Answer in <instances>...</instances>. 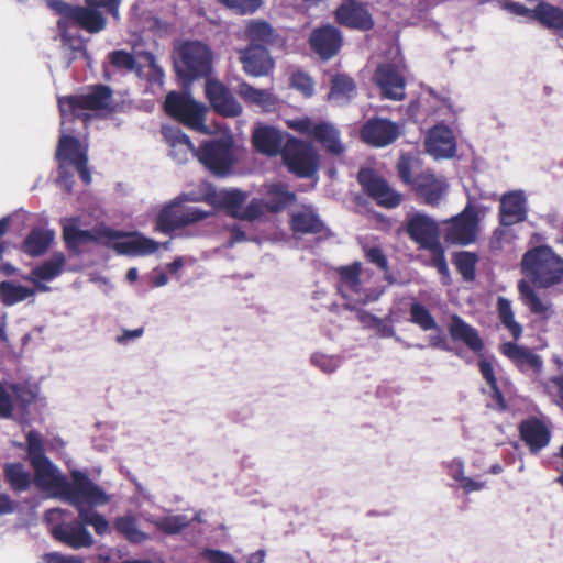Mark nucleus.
<instances>
[{
	"instance_id": "f257e3e1",
	"label": "nucleus",
	"mask_w": 563,
	"mask_h": 563,
	"mask_svg": "<svg viewBox=\"0 0 563 563\" xmlns=\"http://www.w3.org/2000/svg\"><path fill=\"white\" fill-rule=\"evenodd\" d=\"M26 443L27 457L35 472V485L74 506L79 516L93 526L97 534H107L109 532L108 520L92 508L108 504L110 496L81 471H71V481H68L45 455L42 435L37 431L27 432Z\"/></svg>"
},
{
	"instance_id": "f03ea898",
	"label": "nucleus",
	"mask_w": 563,
	"mask_h": 563,
	"mask_svg": "<svg viewBox=\"0 0 563 563\" xmlns=\"http://www.w3.org/2000/svg\"><path fill=\"white\" fill-rule=\"evenodd\" d=\"M522 274L537 287L548 288L563 278V258L547 246L527 251L521 261Z\"/></svg>"
},
{
	"instance_id": "7ed1b4c3",
	"label": "nucleus",
	"mask_w": 563,
	"mask_h": 563,
	"mask_svg": "<svg viewBox=\"0 0 563 563\" xmlns=\"http://www.w3.org/2000/svg\"><path fill=\"white\" fill-rule=\"evenodd\" d=\"M198 200H200L199 197L183 194L163 205L155 218V230L163 234H173L177 230L209 217L210 211L185 205V202Z\"/></svg>"
},
{
	"instance_id": "20e7f679",
	"label": "nucleus",
	"mask_w": 563,
	"mask_h": 563,
	"mask_svg": "<svg viewBox=\"0 0 563 563\" xmlns=\"http://www.w3.org/2000/svg\"><path fill=\"white\" fill-rule=\"evenodd\" d=\"M177 75L185 80L208 76L212 67L210 48L199 41L179 43L174 51Z\"/></svg>"
},
{
	"instance_id": "39448f33",
	"label": "nucleus",
	"mask_w": 563,
	"mask_h": 563,
	"mask_svg": "<svg viewBox=\"0 0 563 563\" xmlns=\"http://www.w3.org/2000/svg\"><path fill=\"white\" fill-rule=\"evenodd\" d=\"M112 91L108 86L97 85L80 96H68L59 98L58 107L62 118L60 125L66 123L71 117L82 118L87 120L88 114L85 110L96 112H110L112 110Z\"/></svg>"
},
{
	"instance_id": "423d86ee",
	"label": "nucleus",
	"mask_w": 563,
	"mask_h": 563,
	"mask_svg": "<svg viewBox=\"0 0 563 563\" xmlns=\"http://www.w3.org/2000/svg\"><path fill=\"white\" fill-rule=\"evenodd\" d=\"M486 211L487 208L484 205L470 198L459 214L443 222L446 224L445 241L457 245L474 243L478 234L479 222Z\"/></svg>"
},
{
	"instance_id": "0eeeda50",
	"label": "nucleus",
	"mask_w": 563,
	"mask_h": 563,
	"mask_svg": "<svg viewBox=\"0 0 563 563\" xmlns=\"http://www.w3.org/2000/svg\"><path fill=\"white\" fill-rule=\"evenodd\" d=\"M336 273L339 275L338 291L345 299L346 309H356V306H365L379 299L380 291L364 286L361 278L362 263L354 262L340 266Z\"/></svg>"
},
{
	"instance_id": "6e6552de",
	"label": "nucleus",
	"mask_w": 563,
	"mask_h": 563,
	"mask_svg": "<svg viewBox=\"0 0 563 563\" xmlns=\"http://www.w3.org/2000/svg\"><path fill=\"white\" fill-rule=\"evenodd\" d=\"M164 108L168 115L188 128L203 134L209 133V129L205 124L207 108L188 95H181L176 91L169 92L165 99Z\"/></svg>"
},
{
	"instance_id": "1a4fd4ad",
	"label": "nucleus",
	"mask_w": 563,
	"mask_h": 563,
	"mask_svg": "<svg viewBox=\"0 0 563 563\" xmlns=\"http://www.w3.org/2000/svg\"><path fill=\"white\" fill-rule=\"evenodd\" d=\"M197 158L212 174L225 176L234 164L232 140L230 137H220L206 142L197 151Z\"/></svg>"
},
{
	"instance_id": "9d476101",
	"label": "nucleus",
	"mask_w": 563,
	"mask_h": 563,
	"mask_svg": "<svg viewBox=\"0 0 563 563\" xmlns=\"http://www.w3.org/2000/svg\"><path fill=\"white\" fill-rule=\"evenodd\" d=\"M283 158L288 169L299 177H312L318 169V155L313 147L297 139L287 141Z\"/></svg>"
},
{
	"instance_id": "9b49d317",
	"label": "nucleus",
	"mask_w": 563,
	"mask_h": 563,
	"mask_svg": "<svg viewBox=\"0 0 563 563\" xmlns=\"http://www.w3.org/2000/svg\"><path fill=\"white\" fill-rule=\"evenodd\" d=\"M65 124L62 125V135L59 139L56 158L59 164V185L67 191L73 188V175L68 173V167L74 166L88 158L87 151L78 139L65 134Z\"/></svg>"
},
{
	"instance_id": "f8f14e48",
	"label": "nucleus",
	"mask_w": 563,
	"mask_h": 563,
	"mask_svg": "<svg viewBox=\"0 0 563 563\" xmlns=\"http://www.w3.org/2000/svg\"><path fill=\"white\" fill-rule=\"evenodd\" d=\"M63 235L68 247L75 250L91 242L109 244L110 240H115L120 233L109 228L82 230L78 219L70 218L63 221Z\"/></svg>"
},
{
	"instance_id": "ddd939ff",
	"label": "nucleus",
	"mask_w": 563,
	"mask_h": 563,
	"mask_svg": "<svg viewBox=\"0 0 563 563\" xmlns=\"http://www.w3.org/2000/svg\"><path fill=\"white\" fill-rule=\"evenodd\" d=\"M412 189L423 203L435 207L445 197L449 184L443 176L426 170L415 176Z\"/></svg>"
},
{
	"instance_id": "4468645a",
	"label": "nucleus",
	"mask_w": 563,
	"mask_h": 563,
	"mask_svg": "<svg viewBox=\"0 0 563 563\" xmlns=\"http://www.w3.org/2000/svg\"><path fill=\"white\" fill-rule=\"evenodd\" d=\"M120 236L110 240L111 245L119 254L129 256H147L154 254L161 243L139 232H120Z\"/></svg>"
},
{
	"instance_id": "2eb2a0df",
	"label": "nucleus",
	"mask_w": 563,
	"mask_h": 563,
	"mask_svg": "<svg viewBox=\"0 0 563 563\" xmlns=\"http://www.w3.org/2000/svg\"><path fill=\"white\" fill-rule=\"evenodd\" d=\"M358 180L364 190L377 201L378 205L393 208L400 203L401 197L383 178L369 169L358 173Z\"/></svg>"
},
{
	"instance_id": "dca6fc26",
	"label": "nucleus",
	"mask_w": 563,
	"mask_h": 563,
	"mask_svg": "<svg viewBox=\"0 0 563 563\" xmlns=\"http://www.w3.org/2000/svg\"><path fill=\"white\" fill-rule=\"evenodd\" d=\"M528 205L523 190H512L500 197L499 221L501 225L511 227L527 219Z\"/></svg>"
},
{
	"instance_id": "f3484780",
	"label": "nucleus",
	"mask_w": 563,
	"mask_h": 563,
	"mask_svg": "<svg viewBox=\"0 0 563 563\" xmlns=\"http://www.w3.org/2000/svg\"><path fill=\"white\" fill-rule=\"evenodd\" d=\"M205 90L206 96L216 112L223 117L232 118L241 114V104L224 85L217 80L208 79Z\"/></svg>"
},
{
	"instance_id": "a211bd4d",
	"label": "nucleus",
	"mask_w": 563,
	"mask_h": 563,
	"mask_svg": "<svg viewBox=\"0 0 563 563\" xmlns=\"http://www.w3.org/2000/svg\"><path fill=\"white\" fill-rule=\"evenodd\" d=\"M400 126L386 119L368 120L362 129V139L367 144L385 147L397 140Z\"/></svg>"
},
{
	"instance_id": "6ab92c4d",
	"label": "nucleus",
	"mask_w": 563,
	"mask_h": 563,
	"mask_svg": "<svg viewBox=\"0 0 563 563\" xmlns=\"http://www.w3.org/2000/svg\"><path fill=\"white\" fill-rule=\"evenodd\" d=\"M374 81L380 88L385 98L393 100L404 99L405 78L395 65H379L374 74Z\"/></svg>"
},
{
	"instance_id": "aec40b11",
	"label": "nucleus",
	"mask_w": 563,
	"mask_h": 563,
	"mask_svg": "<svg viewBox=\"0 0 563 563\" xmlns=\"http://www.w3.org/2000/svg\"><path fill=\"white\" fill-rule=\"evenodd\" d=\"M78 521L58 525L54 528V536L59 541L74 549L88 548L93 543V537L88 531L87 526H93L86 522L79 515Z\"/></svg>"
},
{
	"instance_id": "412c9836",
	"label": "nucleus",
	"mask_w": 563,
	"mask_h": 563,
	"mask_svg": "<svg viewBox=\"0 0 563 563\" xmlns=\"http://www.w3.org/2000/svg\"><path fill=\"white\" fill-rule=\"evenodd\" d=\"M199 198L216 208L228 210L232 217L238 218L243 203L246 201V194L239 189L217 190L208 186L206 192Z\"/></svg>"
},
{
	"instance_id": "4be33fe9",
	"label": "nucleus",
	"mask_w": 563,
	"mask_h": 563,
	"mask_svg": "<svg viewBox=\"0 0 563 563\" xmlns=\"http://www.w3.org/2000/svg\"><path fill=\"white\" fill-rule=\"evenodd\" d=\"M426 150L435 158L452 157L456 150L452 130L444 124L434 125L428 133Z\"/></svg>"
},
{
	"instance_id": "5701e85b",
	"label": "nucleus",
	"mask_w": 563,
	"mask_h": 563,
	"mask_svg": "<svg viewBox=\"0 0 563 563\" xmlns=\"http://www.w3.org/2000/svg\"><path fill=\"white\" fill-rule=\"evenodd\" d=\"M340 24L352 29L369 30L374 22L366 7L356 0L344 1L336 10Z\"/></svg>"
},
{
	"instance_id": "b1692460",
	"label": "nucleus",
	"mask_w": 563,
	"mask_h": 563,
	"mask_svg": "<svg viewBox=\"0 0 563 563\" xmlns=\"http://www.w3.org/2000/svg\"><path fill=\"white\" fill-rule=\"evenodd\" d=\"M162 134L169 146V155L178 164L186 163L190 156H197L190 139L178 126L163 125Z\"/></svg>"
},
{
	"instance_id": "393cba45",
	"label": "nucleus",
	"mask_w": 563,
	"mask_h": 563,
	"mask_svg": "<svg viewBox=\"0 0 563 563\" xmlns=\"http://www.w3.org/2000/svg\"><path fill=\"white\" fill-rule=\"evenodd\" d=\"M240 60L244 71L254 77L267 75L273 67V59L262 45H250L245 49H241Z\"/></svg>"
},
{
	"instance_id": "a878e982",
	"label": "nucleus",
	"mask_w": 563,
	"mask_h": 563,
	"mask_svg": "<svg viewBox=\"0 0 563 563\" xmlns=\"http://www.w3.org/2000/svg\"><path fill=\"white\" fill-rule=\"evenodd\" d=\"M341 43L340 32L334 26H322L310 35L312 49L323 59L333 57L339 52Z\"/></svg>"
},
{
	"instance_id": "bb28decb",
	"label": "nucleus",
	"mask_w": 563,
	"mask_h": 563,
	"mask_svg": "<svg viewBox=\"0 0 563 563\" xmlns=\"http://www.w3.org/2000/svg\"><path fill=\"white\" fill-rule=\"evenodd\" d=\"M519 430L521 439L528 445L531 453H538L550 443V429L544 422L537 418H530L522 421Z\"/></svg>"
},
{
	"instance_id": "cd10ccee",
	"label": "nucleus",
	"mask_w": 563,
	"mask_h": 563,
	"mask_svg": "<svg viewBox=\"0 0 563 563\" xmlns=\"http://www.w3.org/2000/svg\"><path fill=\"white\" fill-rule=\"evenodd\" d=\"M501 352L523 373H539L542 369V358L526 346L507 342L501 345Z\"/></svg>"
},
{
	"instance_id": "c85d7f7f",
	"label": "nucleus",
	"mask_w": 563,
	"mask_h": 563,
	"mask_svg": "<svg viewBox=\"0 0 563 563\" xmlns=\"http://www.w3.org/2000/svg\"><path fill=\"white\" fill-rule=\"evenodd\" d=\"M410 238L424 247L439 240L437 223L428 216L417 213L407 221Z\"/></svg>"
},
{
	"instance_id": "c756f323",
	"label": "nucleus",
	"mask_w": 563,
	"mask_h": 563,
	"mask_svg": "<svg viewBox=\"0 0 563 563\" xmlns=\"http://www.w3.org/2000/svg\"><path fill=\"white\" fill-rule=\"evenodd\" d=\"M106 18L96 8L75 5L69 25H77L89 33H98L106 27Z\"/></svg>"
},
{
	"instance_id": "7c9ffc66",
	"label": "nucleus",
	"mask_w": 563,
	"mask_h": 563,
	"mask_svg": "<svg viewBox=\"0 0 563 563\" xmlns=\"http://www.w3.org/2000/svg\"><path fill=\"white\" fill-rule=\"evenodd\" d=\"M252 140L255 148L268 156L278 154L284 142L283 134L272 126L256 128L253 132Z\"/></svg>"
},
{
	"instance_id": "2f4dec72",
	"label": "nucleus",
	"mask_w": 563,
	"mask_h": 563,
	"mask_svg": "<svg viewBox=\"0 0 563 563\" xmlns=\"http://www.w3.org/2000/svg\"><path fill=\"white\" fill-rule=\"evenodd\" d=\"M449 332L454 341H462L474 352L482 351L484 344L476 329L467 324L459 316H453L449 325Z\"/></svg>"
},
{
	"instance_id": "473e14b6",
	"label": "nucleus",
	"mask_w": 563,
	"mask_h": 563,
	"mask_svg": "<svg viewBox=\"0 0 563 563\" xmlns=\"http://www.w3.org/2000/svg\"><path fill=\"white\" fill-rule=\"evenodd\" d=\"M264 201L266 209L272 212H278L290 205L296 196L290 192L285 184H269L264 187Z\"/></svg>"
},
{
	"instance_id": "72a5a7b5",
	"label": "nucleus",
	"mask_w": 563,
	"mask_h": 563,
	"mask_svg": "<svg viewBox=\"0 0 563 563\" xmlns=\"http://www.w3.org/2000/svg\"><path fill=\"white\" fill-rule=\"evenodd\" d=\"M426 91L428 93L426 101L434 113H439L448 118H455L462 112L463 109L454 104L448 90L428 88Z\"/></svg>"
},
{
	"instance_id": "f704fd0d",
	"label": "nucleus",
	"mask_w": 563,
	"mask_h": 563,
	"mask_svg": "<svg viewBox=\"0 0 563 563\" xmlns=\"http://www.w3.org/2000/svg\"><path fill=\"white\" fill-rule=\"evenodd\" d=\"M65 262V255L56 253L48 261L34 267L29 275L24 276V279L26 282H52L63 273Z\"/></svg>"
},
{
	"instance_id": "c9c22d12",
	"label": "nucleus",
	"mask_w": 563,
	"mask_h": 563,
	"mask_svg": "<svg viewBox=\"0 0 563 563\" xmlns=\"http://www.w3.org/2000/svg\"><path fill=\"white\" fill-rule=\"evenodd\" d=\"M291 228L298 233H319L324 224L312 207H303L292 213Z\"/></svg>"
},
{
	"instance_id": "e433bc0d",
	"label": "nucleus",
	"mask_w": 563,
	"mask_h": 563,
	"mask_svg": "<svg viewBox=\"0 0 563 563\" xmlns=\"http://www.w3.org/2000/svg\"><path fill=\"white\" fill-rule=\"evenodd\" d=\"M313 139L332 155H340L344 146L340 140V132L330 123H320L313 128Z\"/></svg>"
},
{
	"instance_id": "4c0bfd02",
	"label": "nucleus",
	"mask_w": 563,
	"mask_h": 563,
	"mask_svg": "<svg viewBox=\"0 0 563 563\" xmlns=\"http://www.w3.org/2000/svg\"><path fill=\"white\" fill-rule=\"evenodd\" d=\"M238 93L249 103L261 108L263 111H272L276 107L275 96L266 89H256L246 82H241Z\"/></svg>"
},
{
	"instance_id": "58836bf2",
	"label": "nucleus",
	"mask_w": 563,
	"mask_h": 563,
	"mask_svg": "<svg viewBox=\"0 0 563 563\" xmlns=\"http://www.w3.org/2000/svg\"><path fill=\"white\" fill-rule=\"evenodd\" d=\"M449 475L459 484L465 494L481 492L486 487V483L477 481L465 475V463L462 459L456 457L446 463Z\"/></svg>"
},
{
	"instance_id": "ea45409f",
	"label": "nucleus",
	"mask_w": 563,
	"mask_h": 563,
	"mask_svg": "<svg viewBox=\"0 0 563 563\" xmlns=\"http://www.w3.org/2000/svg\"><path fill=\"white\" fill-rule=\"evenodd\" d=\"M0 298L5 306H14L29 298L34 302L35 290L12 280H4L0 283Z\"/></svg>"
},
{
	"instance_id": "a19ab883",
	"label": "nucleus",
	"mask_w": 563,
	"mask_h": 563,
	"mask_svg": "<svg viewBox=\"0 0 563 563\" xmlns=\"http://www.w3.org/2000/svg\"><path fill=\"white\" fill-rule=\"evenodd\" d=\"M57 26L62 37L63 49L65 53L69 52L71 55L70 59H75L79 55L87 58L84 40L77 33L71 32V25L67 24L66 20H58Z\"/></svg>"
},
{
	"instance_id": "79ce46f5",
	"label": "nucleus",
	"mask_w": 563,
	"mask_h": 563,
	"mask_svg": "<svg viewBox=\"0 0 563 563\" xmlns=\"http://www.w3.org/2000/svg\"><path fill=\"white\" fill-rule=\"evenodd\" d=\"M245 37L255 45H264L273 43L276 34L273 26L262 20H250L245 29Z\"/></svg>"
},
{
	"instance_id": "37998d69",
	"label": "nucleus",
	"mask_w": 563,
	"mask_h": 563,
	"mask_svg": "<svg viewBox=\"0 0 563 563\" xmlns=\"http://www.w3.org/2000/svg\"><path fill=\"white\" fill-rule=\"evenodd\" d=\"M53 240V231L41 229L33 230L24 241V251L32 256H40L46 252Z\"/></svg>"
},
{
	"instance_id": "c03bdc74",
	"label": "nucleus",
	"mask_w": 563,
	"mask_h": 563,
	"mask_svg": "<svg viewBox=\"0 0 563 563\" xmlns=\"http://www.w3.org/2000/svg\"><path fill=\"white\" fill-rule=\"evenodd\" d=\"M533 16L549 29H563V11L552 4L541 2L532 11Z\"/></svg>"
},
{
	"instance_id": "a18cd8bd",
	"label": "nucleus",
	"mask_w": 563,
	"mask_h": 563,
	"mask_svg": "<svg viewBox=\"0 0 563 563\" xmlns=\"http://www.w3.org/2000/svg\"><path fill=\"white\" fill-rule=\"evenodd\" d=\"M4 477L15 492H25L31 485V474L21 463L5 464Z\"/></svg>"
},
{
	"instance_id": "49530a36",
	"label": "nucleus",
	"mask_w": 563,
	"mask_h": 563,
	"mask_svg": "<svg viewBox=\"0 0 563 563\" xmlns=\"http://www.w3.org/2000/svg\"><path fill=\"white\" fill-rule=\"evenodd\" d=\"M114 527L119 533L132 543H142L148 539L147 534L137 528L136 519L131 515L117 518Z\"/></svg>"
},
{
	"instance_id": "de8ad7c7",
	"label": "nucleus",
	"mask_w": 563,
	"mask_h": 563,
	"mask_svg": "<svg viewBox=\"0 0 563 563\" xmlns=\"http://www.w3.org/2000/svg\"><path fill=\"white\" fill-rule=\"evenodd\" d=\"M518 290L520 292L523 303L530 309L531 312L537 314H545L549 310V305L540 299L532 286L526 282L518 283Z\"/></svg>"
},
{
	"instance_id": "09e8293b",
	"label": "nucleus",
	"mask_w": 563,
	"mask_h": 563,
	"mask_svg": "<svg viewBox=\"0 0 563 563\" xmlns=\"http://www.w3.org/2000/svg\"><path fill=\"white\" fill-rule=\"evenodd\" d=\"M497 309L503 325L511 333L515 339L520 338L522 334V328L515 320L511 302L504 297H499L497 300Z\"/></svg>"
},
{
	"instance_id": "8fccbe9b",
	"label": "nucleus",
	"mask_w": 563,
	"mask_h": 563,
	"mask_svg": "<svg viewBox=\"0 0 563 563\" xmlns=\"http://www.w3.org/2000/svg\"><path fill=\"white\" fill-rule=\"evenodd\" d=\"M158 530L167 534H176L189 526L190 519L186 515H173L162 518L148 519Z\"/></svg>"
},
{
	"instance_id": "3c124183",
	"label": "nucleus",
	"mask_w": 563,
	"mask_h": 563,
	"mask_svg": "<svg viewBox=\"0 0 563 563\" xmlns=\"http://www.w3.org/2000/svg\"><path fill=\"white\" fill-rule=\"evenodd\" d=\"M355 85L353 80L344 75H340L333 78L332 88L329 95L330 100L341 103L344 100H349L354 96Z\"/></svg>"
},
{
	"instance_id": "603ef678",
	"label": "nucleus",
	"mask_w": 563,
	"mask_h": 563,
	"mask_svg": "<svg viewBox=\"0 0 563 563\" xmlns=\"http://www.w3.org/2000/svg\"><path fill=\"white\" fill-rule=\"evenodd\" d=\"M478 367L483 378L486 380L490 388L492 398L496 401V406L500 409H504L505 400L498 388L492 363L488 360L483 358L478 362Z\"/></svg>"
},
{
	"instance_id": "864d4df0",
	"label": "nucleus",
	"mask_w": 563,
	"mask_h": 563,
	"mask_svg": "<svg viewBox=\"0 0 563 563\" xmlns=\"http://www.w3.org/2000/svg\"><path fill=\"white\" fill-rule=\"evenodd\" d=\"M410 321L421 328L423 331L429 330H438V327L434 318L429 312V310L419 302H413L410 306Z\"/></svg>"
},
{
	"instance_id": "5fc2aeb1",
	"label": "nucleus",
	"mask_w": 563,
	"mask_h": 563,
	"mask_svg": "<svg viewBox=\"0 0 563 563\" xmlns=\"http://www.w3.org/2000/svg\"><path fill=\"white\" fill-rule=\"evenodd\" d=\"M477 257L471 252H460L455 255V265L463 278L471 282L475 277Z\"/></svg>"
},
{
	"instance_id": "6e6d98bb",
	"label": "nucleus",
	"mask_w": 563,
	"mask_h": 563,
	"mask_svg": "<svg viewBox=\"0 0 563 563\" xmlns=\"http://www.w3.org/2000/svg\"><path fill=\"white\" fill-rule=\"evenodd\" d=\"M430 252V264L444 277L449 278V267L440 240L423 247Z\"/></svg>"
},
{
	"instance_id": "4d7b16f0",
	"label": "nucleus",
	"mask_w": 563,
	"mask_h": 563,
	"mask_svg": "<svg viewBox=\"0 0 563 563\" xmlns=\"http://www.w3.org/2000/svg\"><path fill=\"white\" fill-rule=\"evenodd\" d=\"M109 58L113 66L129 71L135 70L140 74V68L133 54L125 51H114L109 55Z\"/></svg>"
},
{
	"instance_id": "13d9d810",
	"label": "nucleus",
	"mask_w": 563,
	"mask_h": 563,
	"mask_svg": "<svg viewBox=\"0 0 563 563\" xmlns=\"http://www.w3.org/2000/svg\"><path fill=\"white\" fill-rule=\"evenodd\" d=\"M136 56L143 59L148 66V80L159 86L163 85L164 71L157 65L155 56L151 52H137Z\"/></svg>"
},
{
	"instance_id": "bf43d9fd",
	"label": "nucleus",
	"mask_w": 563,
	"mask_h": 563,
	"mask_svg": "<svg viewBox=\"0 0 563 563\" xmlns=\"http://www.w3.org/2000/svg\"><path fill=\"white\" fill-rule=\"evenodd\" d=\"M311 363L316 367L321 369L323 373L331 374L339 368V366L341 364V358L336 355L314 353L311 356Z\"/></svg>"
},
{
	"instance_id": "052dcab7",
	"label": "nucleus",
	"mask_w": 563,
	"mask_h": 563,
	"mask_svg": "<svg viewBox=\"0 0 563 563\" xmlns=\"http://www.w3.org/2000/svg\"><path fill=\"white\" fill-rule=\"evenodd\" d=\"M265 211L268 210L264 199H252L245 207L242 206L238 219L252 221L261 218Z\"/></svg>"
},
{
	"instance_id": "680f3d73",
	"label": "nucleus",
	"mask_w": 563,
	"mask_h": 563,
	"mask_svg": "<svg viewBox=\"0 0 563 563\" xmlns=\"http://www.w3.org/2000/svg\"><path fill=\"white\" fill-rule=\"evenodd\" d=\"M417 165V159L412 157L411 155H401L398 164L397 169L399 177L401 180L408 185L412 186V181L415 177H412V172Z\"/></svg>"
},
{
	"instance_id": "e2e57ef3",
	"label": "nucleus",
	"mask_w": 563,
	"mask_h": 563,
	"mask_svg": "<svg viewBox=\"0 0 563 563\" xmlns=\"http://www.w3.org/2000/svg\"><path fill=\"white\" fill-rule=\"evenodd\" d=\"M10 389L23 406L31 405L38 396L36 386L10 385Z\"/></svg>"
},
{
	"instance_id": "0e129e2a",
	"label": "nucleus",
	"mask_w": 563,
	"mask_h": 563,
	"mask_svg": "<svg viewBox=\"0 0 563 563\" xmlns=\"http://www.w3.org/2000/svg\"><path fill=\"white\" fill-rule=\"evenodd\" d=\"M220 2L240 14L253 13L262 3L261 0H220Z\"/></svg>"
},
{
	"instance_id": "69168bd1",
	"label": "nucleus",
	"mask_w": 563,
	"mask_h": 563,
	"mask_svg": "<svg viewBox=\"0 0 563 563\" xmlns=\"http://www.w3.org/2000/svg\"><path fill=\"white\" fill-rule=\"evenodd\" d=\"M291 86L306 97H310L313 93L312 79L306 73H295L291 76Z\"/></svg>"
},
{
	"instance_id": "338daca9",
	"label": "nucleus",
	"mask_w": 563,
	"mask_h": 563,
	"mask_svg": "<svg viewBox=\"0 0 563 563\" xmlns=\"http://www.w3.org/2000/svg\"><path fill=\"white\" fill-rule=\"evenodd\" d=\"M13 393L9 386H4L0 383V418L9 419L12 417L13 412V402H12Z\"/></svg>"
},
{
	"instance_id": "774afa93",
	"label": "nucleus",
	"mask_w": 563,
	"mask_h": 563,
	"mask_svg": "<svg viewBox=\"0 0 563 563\" xmlns=\"http://www.w3.org/2000/svg\"><path fill=\"white\" fill-rule=\"evenodd\" d=\"M201 556L208 563H236L235 559L231 554L221 550L207 548L202 550Z\"/></svg>"
}]
</instances>
